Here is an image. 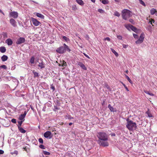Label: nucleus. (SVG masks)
I'll list each match as a JSON object with an SVG mask.
<instances>
[{
    "label": "nucleus",
    "mask_w": 157,
    "mask_h": 157,
    "mask_svg": "<svg viewBox=\"0 0 157 157\" xmlns=\"http://www.w3.org/2000/svg\"><path fill=\"white\" fill-rule=\"evenodd\" d=\"M126 127L130 131H133L136 129L137 126L135 122H133L128 118L126 120Z\"/></svg>",
    "instance_id": "nucleus-1"
},
{
    "label": "nucleus",
    "mask_w": 157,
    "mask_h": 157,
    "mask_svg": "<svg viewBox=\"0 0 157 157\" xmlns=\"http://www.w3.org/2000/svg\"><path fill=\"white\" fill-rule=\"evenodd\" d=\"M121 13L122 18L125 20H127L131 16V12L129 10L127 9H124L123 10H122Z\"/></svg>",
    "instance_id": "nucleus-2"
},
{
    "label": "nucleus",
    "mask_w": 157,
    "mask_h": 157,
    "mask_svg": "<svg viewBox=\"0 0 157 157\" xmlns=\"http://www.w3.org/2000/svg\"><path fill=\"white\" fill-rule=\"evenodd\" d=\"M97 137L98 140H108V137L107 134L103 132H100L98 133Z\"/></svg>",
    "instance_id": "nucleus-3"
},
{
    "label": "nucleus",
    "mask_w": 157,
    "mask_h": 157,
    "mask_svg": "<svg viewBox=\"0 0 157 157\" xmlns=\"http://www.w3.org/2000/svg\"><path fill=\"white\" fill-rule=\"evenodd\" d=\"M107 140H98V143L100 145L103 147L108 146H109V143Z\"/></svg>",
    "instance_id": "nucleus-4"
},
{
    "label": "nucleus",
    "mask_w": 157,
    "mask_h": 157,
    "mask_svg": "<svg viewBox=\"0 0 157 157\" xmlns=\"http://www.w3.org/2000/svg\"><path fill=\"white\" fill-rule=\"evenodd\" d=\"M56 51L59 54L64 53L65 52V48L63 46L57 48Z\"/></svg>",
    "instance_id": "nucleus-5"
},
{
    "label": "nucleus",
    "mask_w": 157,
    "mask_h": 157,
    "mask_svg": "<svg viewBox=\"0 0 157 157\" xmlns=\"http://www.w3.org/2000/svg\"><path fill=\"white\" fill-rule=\"evenodd\" d=\"M31 20L33 24L35 26H38L41 24L40 21L35 18H32Z\"/></svg>",
    "instance_id": "nucleus-6"
},
{
    "label": "nucleus",
    "mask_w": 157,
    "mask_h": 157,
    "mask_svg": "<svg viewBox=\"0 0 157 157\" xmlns=\"http://www.w3.org/2000/svg\"><path fill=\"white\" fill-rule=\"evenodd\" d=\"M25 41V38L20 37L17 40L16 43L18 44H20L24 43Z\"/></svg>",
    "instance_id": "nucleus-7"
},
{
    "label": "nucleus",
    "mask_w": 157,
    "mask_h": 157,
    "mask_svg": "<svg viewBox=\"0 0 157 157\" xmlns=\"http://www.w3.org/2000/svg\"><path fill=\"white\" fill-rule=\"evenodd\" d=\"M10 15L11 17L15 18H17L18 17V13L17 12L13 11L10 12Z\"/></svg>",
    "instance_id": "nucleus-8"
},
{
    "label": "nucleus",
    "mask_w": 157,
    "mask_h": 157,
    "mask_svg": "<svg viewBox=\"0 0 157 157\" xmlns=\"http://www.w3.org/2000/svg\"><path fill=\"white\" fill-rule=\"evenodd\" d=\"M51 134V132L50 131H47L44 133V136L46 138L50 139L51 138V137L50 136Z\"/></svg>",
    "instance_id": "nucleus-9"
},
{
    "label": "nucleus",
    "mask_w": 157,
    "mask_h": 157,
    "mask_svg": "<svg viewBox=\"0 0 157 157\" xmlns=\"http://www.w3.org/2000/svg\"><path fill=\"white\" fill-rule=\"evenodd\" d=\"M10 22L12 25L14 27L17 26L16 22L13 19L11 18L10 20Z\"/></svg>",
    "instance_id": "nucleus-10"
},
{
    "label": "nucleus",
    "mask_w": 157,
    "mask_h": 157,
    "mask_svg": "<svg viewBox=\"0 0 157 157\" xmlns=\"http://www.w3.org/2000/svg\"><path fill=\"white\" fill-rule=\"evenodd\" d=\"M26 114V112H24V114H21L19 117V119L20 120H22L24 119Z\"/></svg>",
    "instance_id": "nucleus-11"
},
{
    "label": "nucleus",
    "mask_w": 157,
    "mask_h": 157,
    "mask_svg": "<svg viewBox=\"0 0 157 157\" xmlns=\"http://www.w3.org/2000/svg\"><path fill=\"white\" fill-rule=\"evenodd\" d=\"M78 65L83 69L84 70H86L87 69L86 67L82 62H79Z\"/></svg>",
    "instance_id": "nucleus-12"
},
{
    "label": "nucleus",
    "mask_w": 157,
    "mask_h": 157,
    "mask_svg": "<svg viewBox=\"0 0 157 157\" xmlns=\"http://www.w3.org/2000/svg\"><path fill=\"white\" fill-rule=\"evenodd\" d=\"M63 45L64 46V48H65V51H68L69 52H70L71 50L69 48L68 46L67 45H66L65 44H63Z\"/></svg>",
    "instance_id": "nucleus-13"
},
{
    "label": "nucleus",
    "mask_w": 157,
    "mask_h": 157,
    "mask_svg": "<svg viewBox=\"0 0 157 157\" xmlns=\"http://www.w3.org/2000/svg\"><path fill=\"white\" fill-rule=\"evenodd\" d=\"M38 66L39 67H40L41 69H42L45 67L44 64L42 61L41 63H39Z\"/></svg>",
    "instance_id": "nucleus-14"
},
{
    "label": "nucleus",
    "mask_w": 157,
    "mask_h": 157,
    "mask_svg": "<svg viewBox=\"0 0 157 157\" xmlns=\"http://www.w3.org/2000/svg\"><path fill=\"white\" fill-rule=\"evenodd\" d=\"M108 108L110 110L111 112H116L115 110V109H114L113 107L110 105V104H109L108 105Z\"/></svg>",
    "instance_id": "nucleus-15"
},
{
    "label": "nucleus",
    "mask_w": 157,
    "mask_h": 157,
    "mask_svg": "<svg viewBox=\"0 0 157 157\" xmlns=\"http://www.w3.org/2000/svg\"><path fill=\"white\" fill-rule=\"evenodd\" d=\"M36 16L41 19H44V16L43 15L39 13H36Z\"/></svg>",
    "instance_id": "nucleus-16"
},
{
    "label": "nucleus",
    "mask_w": 157,
    "mask_h": 157,
    "mask_svg": "<svg viewBox=\"0 0 157 157\" xmlns=\"http://www.w3.org/2000/svg\"><path fill=\"white\" fill-rule=\"evenodd\" d=\"M8 57L7 56L4 55L1 57V59L2 61H5L7 60Z\"/></svg>",
    "instance_id": "nucleus-17"
},
{
    "label": "nucleus",
    "mask_w": 157,
    "mask_h": 157,
    "mask_svg": "<svg viewBox=\"0 0 157 157\" xmlns=\"http://www.w3.org/2000/svg\"><path fill=\"white\" fill-rule=\"evenodd\" d=\"M76 2L81 6H83L84 5V3L82 0H76Z\"/></svg>",
    "instance_id": "nucleus-18"
},
{
    "label": "nucleus",
    "mask_w": 157,
    "mask_h": 157,
    "mask_svg": "<svg viewBox=\"0 0 157 157\" xmlns=\"http://www.w3.org/2000/svg\"><path fill=\"white\" fill-rule=\"evenodd\" d=\"M150 13L151 15H153L155 13L157 14V11L155 9L153 8L150 10Z\"/></svg>",
    "instance_id": "nucleus-19"
},
{
    "label": "nucleus",
    "mask_w": 157,
    "mask_h": 157,
    "mask_svg": "<svg viewBox=\"0 0 157 157\" xmlns=\"http://www.w3.org/2000/svg\"><path fill=\"white\" fill-rule=\"evenodd\" d=\"M7 44L9 45H11L13 43V42L12 40L10 39H8L6 40Z\"/></svg>",
    "instance_id": "nucleus-20"
},
{
    "label": "nucleus",
    "mask_w": 157,
    "mask_h": 157,
    "mask_svg": "<svg viewBox=\"0 0 157 157\" xmlns=\"http://www.w3.org/2000/svg\"><path fill=\"white\" fill-rule=\"evenodd\" d=\"M6 49L4 47H0V51L2 53H4L6 52Z\"/></svg>",
    "instance_id": "nucleus-21"
},
{
    "label": "nucleus",
    "mask_w": 157,
    "mask_h": 157,
    "mask_svg": "<svg viewBox=\"0 0 157 157\" xmlns=\"http://www.w3.org/2000/svg\"><path fill=\"white\" fill-rule=\"evenodd\" d=\"M132 25L130 24H125L124 26L128 30L130 31Z\"/></svg>",
    "instance_id": "nucleus-22"
},
{
    "label": "nucleus",
    "mask_w": 157,
    "mask_h": 157,
    "mask_svg": "<svg viewBox=\"0 0 157 157\" xmlns=\"http://www.w3.org/2000/svg\"><path fill=\"white\" fill-rule=\"evenodd\" d=\"M131 29L136 33H137L138 30L137 29L132 25L131 26Z\"/></svg>",
    "instance_id": "nucleus-23"
},
{
    "label": "nucleus",
    "mask_w": 157,
    "mask_h": 157,
    "mask_svg": "<svg viewBox=\"0 0 157 157\" xmlns=\"http://www.w3.org/2000/svg\"><path fill=\"white\" fill-rule=\"evenodd\" d=\"M19 131L21 133H25L26 132V131L24 130L23 128L21 127H19L18 128Z\"/></svg>",
    "instance_id": "nucleus-24"
},
{
    "label": "nucleus",
    "mask_w": 157,
    "mask_h": 157,
    "mask_svg": "<svg viewBox=\"0 0 157 157\" xmlns=\"http://www.w3.org/2000/svg\"><path fill=\"white\" fill-rule=\"evenodd\" d=\"M72 9L73 11H76L78 9L76 5H73L72 6Z\"/></svg>",
    "instance_id": "nucleus-25"
},
{
    "label": "nucleus",
    "mask_w": 157,
    "mask_h": 157,
    "mask_svg": "<svg viewBox=\"0 0 157 157\" xmlns=\"http://www.w3.org/2000/svg\"><path fill=\"white\" fill-rule=\"evenodd\" d=\"M33 73L34 74V77H39L38 73L36 72L34 70L33 71Z\"/></svg>",
    "instance_id": "nucleus-26"
},
{
    "label": "nucleus",
    "mask_w": 157,
    "mask_h": 157,
    "mask_svg": "<svg viewBox=\"0 0 157 157\" xmlns=\"http://www.w3.org/2000/svg\"><path fill=\"white\" fill-rule=\"evenodd\" d=\"M144 33H142L140 35L139 39H140L141 40H143V41H144Z\"/></svg>",
    "instance_id": "nucleus-27"
},
{
    "label": "nucleus",
    "mask_w": 157,
    "mask_h": 157,
    "mask_svg": "<svg viewBox=\"0 0 157 157\" xmlns=\"http://www.w3.org/2000/svg\"><path fill=\"white\" fill-rule=\"evenodd\" d=\"M154 22H155V20H154V19H151H151H149V22H148V23H150V24H151V25H152V26H154V25H153L152 24V23H154Z\"/></svg>",
    "instance_id": "nucleus-28"
},
{
    "label": "nucleus",
    "mask_w": 157,
    "mask_h": 157,
    "mask_svg": "<svg viewBox=\"0 0 157 157\" xmlns=\"http://www.w3.org/2000/svg\"><path fill=\"white\" fill-rule=\"evenodd\" d=\"M65 118L66 119H73V117H72L70 115L67 114L65 116Z\"/></svg>",
    "instance_id": "nucleus-29"
},
{
    "label": "nucleus",
    "mask_w": 157,
    "mask_h": 157,
    "mask_svg": "<svg viewBox=\"0 0 157 157\" xmlns=\"http://www.w3.org/2000/svg\"><path fill=\"white\" fill-rule=\"evenodd\" d=\"M35 60V58L34 56H32L31 57L30 60V62L31 64L34 63Z\"/></svg>",
    "instance_id": "nucleus-30"
},
{
    "label": "nucleus",
    "mask_w": 157,
    "mask_h": 157,
    "mask_svg": "<svg viewBox=\"0 0 157 157\" xmlns=\"http://www.w3.org/2000/svg\"><path fill=\"white\" fill-rule=\"evenodd\" d=\"M143 41V40L139 39L136 41V44H140L142 43Z\"/></svg>",
    "instance_id": "nucleus-31"
},
{
    "label": "nucleus",
    "mask_w": 157,
    "mask_h": 157,
    "mask_svg": "<svg viewBox=\"0 0 157 157\" xmlns=\"http://www.w3.org/2000/svg\"><path fill=\"white\" fill-rule=\"evenodd\" d=\"M146 113L147 114L148 117H152L151 114L149 111V110H148Z\"/></svg>",
    "instance_id": "nucleus-32"
},
{
    "label": "nucleus",
    "mask_w": 157,
    "mask_h": 157,
    "mask_svg": "<svg viewBox=\"0 0 157 157\" xmlns=\"http://www.w3.org/2000/svg\"><path fill=\"white\" fill-rule=\"evenodd\" d=\"M111 50L112 52L116 56H118V54L114 49L111 48Z\"/></svg>",
    "instance_id": "nucleus-33"
},
{
    "label": "nucleus",
    "mask_w": 157,
    "mask_h": 157,
    "mask_svg": "<svg viewBox=\"0 0 157 157\" xmlns=\"http://www.w3.org/2000/svg\"><path fill=\"white\" fill-rule=\"evenodd\" d=\"M144 93H145L147 94L150 95H151V96H154V94H152V93H150V92H149L148 91H147V90H144Z\"/></svg>",
    "instance_id": "nucleus-34"
},
{
    "label": "nucleus",
    "mask_w": 157,
    "mask_h": 157,
    "mask_svg": "<svg viewBox=\"0 0 157 157\" xmlns=\"http://www.w3.org/2000/svg\"><path fill=\"white\" fill-rule=\"evenodd\" d=\"M101 2L103 4H106L108 3L109 1L108 0H103Z\"/></svg>",
    "instance_id": "nucleus-35"
},
{
    "label": "nucleus",
    "mask_w": 157,
    "mask_h": 157,
    "mask_svg": "<svg viewBox=\"0 0 157 157\" xmlns=\"http://www.w3.org/2000/svg\"><path fill=\"white\" fill-rule=\"evenodd\" d=\"M10 153L12 155L13 154H16L17 155L18 154V151L17 150H15L13 152H11Z\"/></svg>",
    "instance_id": "nucleus-36"
},
{
    "label": "nucleus",
    "mask_w": 157,
    "mask_h": 157,
    "mask_svg": "<svg viewBox=\"0 0 157 157\" xmlns=\"http://www.w3.org/2000/svg\"><path fill=\"white\" fill-rule=\"evenodd\" d=\"M140 3L142 4V5L144 6H145L146 5L145 3L142 0H138Z\"/></svg>",
    "instance_id": "nucleus-37"
},
{
    "label": "nucleus",
    "mask_w": 157,
    "mask_h": 157,
    "mask_svg": "<svg viewBox=\"0 0 157 157\" xmlns=\"http://www.w3.org/2000/svg\"><path fill=\"white\" fill-rule=\"evenodd\" d=\"M125 77H126V78H127V80H128V81L130 83H132V81L129 78V77L128 76H127L126 75H125Z\"/></svg>",
    "instance_id": "nucleus-38"
},
{
    "label": "nucleus",
    "mask_w": 157,
    "mask_h": 157,
    "mask_svg": "<svg viewBox=\"0 0 157 157\" xmlns=\"http://www.w3.org/2000/svg\"><path fill=\"white\" fill-rule=\"evenodd\" d=\"M63 38L67 42L70 40L68 38H67L66 36H63Z\"/></svg>",
    "instance_id": "nucleus-39"
},
{
    "label": "nucleus",
    "mask_w": 157,
    "mask_h": 157,
    "mask_svg": "<svg viewBox=\"0 0 157 157\" xmlns=\"http://www.w3.org/2000/svg\"><path fill=\"white\" fill-rule=\"evenodd\" d=\"M23 122V121H20L18 122V125L17 126L18 128L19 127H21V124Z\"/></svg>",
    "instance_id": "nucleus-40"
},
{
    "label": "nucleus",
    "mask_w": 157,
    "mask_h": 157,
    "mask_svg": "<svg viewBox=\"0 0 157 157\" xmlns=\"http://www.w3.org/2000/svg\"><path fill=\"white\" fill-rule=\"evenodd\" d=\"M114 15L115 16L119 17L120 16V13L117 11L115 12Z\"/></svg>",
    "instance_id": "nucleus-41"
},
{
    "label": "nucleus",
    "mask_w": 157,
    "mask_h": 157,
    "mask_svg": "<svg viewBox=\"0 0 157 157\" xmlns=\"http://www.w3.org/2000/svg\"><path fill=\"white\" fill-rule=\"evenodd\" d=\"M43 153L45 155H50L49 152L45 151H43Z\"/></svg>",
    "instance_id": "nucleus-42"
},
{
    "label": "nucleus",
    "mask_w": 157,
    "mask_h": 157,
    "mask_svg": "<svg viewBox=\"0 0 157 157\" xmlns=\"http://www.w3.org/2000/svg\"><path fill=\"white\" fill-rule=\"evenodd\" d=\"M38 141H39V142L41 143V144H43V142H44V141H43V140L42 138H40L39 139V140H38Z\"/></svg>",
    "instance_id": "nucleus-43"
},
{
    "label": "nucleus",
    "mask_w": 157,
    "mask_h": 157,
    "mask_svg": "<svg viewBox=\"0 0 157 157\" xmlns=\"http://www.w3.org/2000/svg\"><path fill=\"white\" fill-rule=\"evenodd\" d=\"M98 11L101 13H103L104 12V11H103L101 9H99L98 10Z\"/></svg>",
    "instance_id": "nucleus-44"
},
{
    "label": "nucleus",
    "mask_w": 157,
    "mask_h": 157,
    "mask_svg": "<svg viewBox=\"0 0 157 157\" xmlns=\"http://www.w3.org/2000/svg\"><path fill=\"white\" fill-rule=\"evenodd\" d=\"M67 65V63L66 62L64 61H63V62L62 64V66L64 67V66H66Z\"/></svg>",
    "instance_id": "nucleus-45"
},
{
    "label": "nucleus",
    "mask_w": 157,
    "mask_h": 157,
    "mask_svg": "<svg viewBox=\"0 0 157 157\" xmlns=\"http://www.w3.org/2000/svg\"><path fill=\"white\" fill-rule=\"evenodd\" d=\"M1 68H3L5 69H6L7 68L6 66L4 65H3L1 66Z\"/></svg>",
    "instance_id": "nucleus-46"
},
{
    "label": "nucleus",
    "mask_w": 157,
    "mask_h": 157,
    "mask_svg": "<svg viewBox=\"0 0 157 157\" xmlns=\"http://www.w3.org/2000/svg\"><path fill=\"white\" fill-rule=\"evenodd\" d=\"M133 36L136 39H138L139 38V36L137 34H133Z\"/></svg>",
    "instance_id": "nucleus-47"
},
{
    "label": "nucleus",
    "mask_w": 157,
    "mask_h": 157,
    "mask_svg": "<svg viewBox=\"0 0 157 157\" xmlns=\"http://www.w3.org/2000/svg\"><path fill=\"white\" fill-rule=\"evenodd\" d=\"M121 83L124 86V87H125V88L126 89V90L127 91H128L129 90H128V88L126 86V85L124 84L122 82Z\"/></svg>",
    "instance_id": "nucleus-48"
},
{
    "label": "nucleus",
    "mask_w": 157,
    "mask_h": 157,
    "mask_svg": "<svg viewBox=\"0 0 157 157\" xmlns=\"http://www.w3.org/2000/svg\"><path fill=\"white\" fill-rule=\"evenodd\" d=\"M39 147L40 148H41V149H45L44 146L43 145H42V144H41L40 145Z\"/></svg>",
    "instance_id": "nucleus-49"
},
{
    "label": "nucleus",
    "mask_w": 157,
    "mask_h": 157,
    "mask_svg": "<svg viewBox=\"0 0 157 157\" xmlns=\"http://www.w3.org/2000/svg\"><path fill=\"white\" fill-rule=\"evenodd\" d=\"M117 38L120 40H122V36H121L118 35L117 36Z\"/></svg>",
    "instance_id": "nucleus-50"
},
{
    "label": "nucleus",
    "mask_w": 157,
    "mask_h": 157,
    "mask_svg": "<svg viewBox=\"0 0 157 157\" xmlns=\"http://www.w3.org/2000/svg\"><path fill=\"white\" fill-rule=\"evenodd\" d=\"M11 121L12 122L15 124L16 122V120L15 119H13L11 120Z\"/></svg>",
    "instance_id": "nucleus-51"
},
{
    "label": "nucleus",
    "mask_w": 157,
    "mask_h": 157,
    "mask_svg": "<svg viewBox=\"0 0 157 157\" xmlns=\"http://www.w3.org/2000/svg\"><path fill=\"white\" fill-rule=\"evenodd\" d=\"M105 40H107L108 41H110V38H109V37H107L105 38L104 39Z\"/></svg>",
    "instance_id": "nucleus-52"
},
{
    "label": "nucleus",
    "mask_w": 157,
    "mask_h": 157,
    "mask_svg": "<svg viewBox=\"0 0 157 157\" xmlns=\"http://www.w3.org/2000/svg\"><path fill=\"white\" fill-rule=\"evenodd\" d=\"M85 38L87 40H88L90 38L89 36L88 35H86Z\"/></svg>",
    "instance_id": "nucleus-53"
},
{
    "label": "nucleus",
    "mask_w": 157,
    "mask_h": 157,
    "mask_svg": "<svg viewBox=\"0 0 157 157\" xmlns=\"http://www.w3.org/2000/svg\"><path fill=\"white\" fill-rule=\"evenodd\" d=\"M54 107V109L55 110H59V108L58 107L56 106H55Z\"/></svg>",
    "instance_id": "nucleus-54"
},
{
    "label": "nucleus",
    "mask_w": 157,
    "mask_h": 157,
    "mask_svg": "<svg viewBox=\"0 0 157 157\" xmlns=\"http://www.w3.org/2000/svg\"><path fill=\"white\" fill-rule=\"evenodd\" d=\"M83 54L84 55V56L86 57L88 59H90V57L88 55H86V54L85 53H83Z\"/></svg>",
    "instance_id": "nucleus-55"
},
{
    "label": "nucleus",
    "mask_w": 157,
    "mask_h": 157,
    "mask_svg": "<svg viewBox=\"0 0 157 157\" xmlns=\"http://www.w3.org/2000/svg\"><path fill=\"white\" fill-rule=\"evenodd\" d=\"M128 45H127L123 44V48H126L127 47Z\"/></svg>",
    "instance_id": "nucleus-56"
},
{
    "label": "nucleus",
    "mask_w": 157,
    "mask_h": 157,
    "mask_svg": "<svg viewBox=\"0 0 157 157\" xmlns=\"http://www.w3.org/2000/svg\"><path fill=\"white\" fill-rule=\"evenodd\" d=\"M51 88V89L53 91H54L55 90V88L54 86L52 85Z\"/></svg>",
    "instance_id": "nucleus-57"
},
{
    "label": "nucleus",
    "mask_w": 157,
    "mask_h": 157,
    "mask_svg": "<svg viewBox=\"0 0 157 157\" xmlns=\"http://www.w3.org/2000/svg\"><path fill=\"white\" fill-rule=\"evenodd\" d=\"M4 153V151L2 150H0V154H2Z\"/></svg>",
    "instance_id": "nucleus-58"
},
{
    "label": "nucleus",
    "mask_w": 157,
    "mask_h": 157,
    "mask_svg": "<svg viewBox=\"0 0 157 157\" xmlns=\"http://www.w3.org/2000/svg\"><path fill=\"white\" fill-rule=\"evenodd\" d=\"M129 21L131 23H132L134 21H133V20L132 19H129Z\"/></svg>",
    "instance_id": "nucleus-59"
},
{
    "label": "nucleus",
    "mask_w": 157,
    "mask_h": 157,
    "mask_svg": "<svg viewBox=\"0 0 157 157\" xmlns=\"http://www.w3.org/2000/svg\"><path fill=\"white\" fill-rule=\"evenodd\" d=\"M105 86L108 89H109V86L107 84H105Z\"/></svg>",
    "instance_id": "nucleus-60"
},
{
    "label": "nucleus",
    "mask_w": 157,
    "mask_h": 157,
    "mask_svg": "<svg viewBox=\"0 0 157 157\" xmlns=\"http://www.w3.org/2000/svg\"><path fill=\"white\" fill-rule=\"evenodd\" d=\"M111 136H115V134L114 133L111 134Z\"/></svg>",
    "instance_id": "nucleus-61"
},
{
    "label": "nucleus",
    "mask_w": 157,
    "mask_h": 157,
    "mask_svg": "<svg viewBox=\"0 0 157 157\" xmlns=\"http://www.w3.org/2000/svg\"><path fill=\"white\" fill-rule=\"evenodd\" d=\"M0 13L5 15L4 13L0 9Z\"/></svg>",
    "instance_id": "nucleus-62"
},
{
    "label": "nucleus",
    "mask_w": 157,
    "mask_h": 157,
    "mask_svg": "<svg viewBox=\"0 0 157 157\" xmlns=\"http://www.w3.org/2000/svg\"><path fill=\"white\" fill-rule=\"evenodd\" d=\"M23 149H24V150H25L26 151H27V148L26 147H24L23 148Z\"/></svg>",
    "instance_id": "nucleus-63"
},
{
    "label": "nucleus",
    "mask_w": 157,
    "mask_h": 157,
    "mask_svg": "<svg viewBox=\"0 0 157 157\" xmlns=\"http://www.w3.org/2000/svg\"><path fill=\"white\" fill-rule=\"evenodd\" d=\"M72 123H70L69 124V125L70 126L71 125H72Z\"/></svg>",
    "instance_id": "nucleus-64"
}]
</instances>
